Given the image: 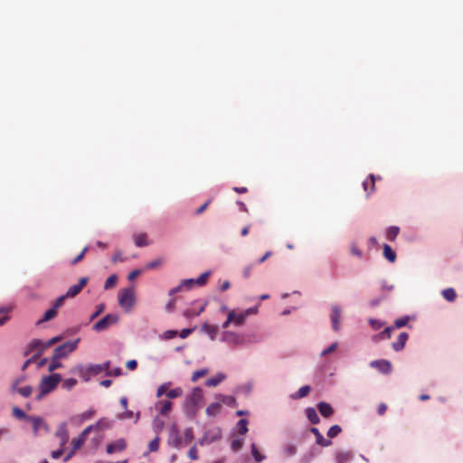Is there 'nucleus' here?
Listing matches in <instances>:
<instances>
[{
  "mask_svg": "<svg viewBox=\"0 0 463 463\" xmlns=\"http://www.w3.org/2000/svg\"><path fill=\"white\" fill-rule=\"evenodd\" d=\"M162 260H156L146 264V269H154L162 264Z\"/></svg>",
  "mask_w": 463,
  "mask_h": 463,
  "instance_id": "60",
  "label": "nucleus"
},
{
  "mask_svg": "<svg viewBox=\"0 0 463 463\" xmlns=\"http://www.w3.org/2000/svg\"><path fill=\"white\" fill-rule=\"evenodd\" d=\"M375 177L373 175H370L364 182L363 187L367 194H370L374 191Z\"/></svg>",
  "mask_w": 463,
  "mask_h": 463,
  "instance_id": "21",
  "label": "nucleus"
},
{
  "mask_svg": "<svg viewBox=\"0 0 463 463\" xmlns=\"http://www.w3.org/2000/svg\"><path fill=\"white\" fill-rule=\"evenodd\" d=\"M160 405L159 411L162 415H167L172 410L173 403L170 401H160L157 402L156 407Z\"/></svg>",
  "mask_w": 463,
  "mask_h": 463,
  "instance_id": "25",
  "label": "nucleus"
},
{
  "mask_svg": "<svg viewBox=\"0 0 463 463\" xmlns=\"http://www.w3.org/2000/svg\"><path fill=\"white\" fill-rule=\"evenodd\" d=\"M208 369H201V370H198V371H195L193 373V375L191 377V380L192 382H196L198 381L200 378L205 376L207 373H208Z\"/></svg>",
  "mask_w": 463,
  "mask_h": 463,
  "instance_id": "40",
  "label": "nucleus"
},
{
  "mask_svg": "<svg viewBox=\"0 0 463 463\" xmlns=\"http://www.w3.org/2000/svg\"><path fill=\"white\" fill-rule=\"evenodd\" d=\"M184 444H188L190 443L193 439H194V435H193V430L192 429H186L184 432Z\"/></svg>",
  "mask_w": 463,
  "mask_h": 463,
  "instance_id": "50",
  "label": "nucleus"
},
{
  "mask_svg": "<svg viewBox=\"0 0 463 463\" xmlns=\"http://www.w3.org/2000/svg\"><path fill=\"white\" fill-rule=\"evenodd\" d=\"M399 228L396 226L390 227L387 231V239L390 241H393L399 234Z\"/></svg>",
  "mask_w": 463,
  "mask_h": 463,
  "instance_id": "42",
  "label": "nucleus"
},
{
  "mask_svg": "<svg viewBox=\"0 0 463 463\" xmlns=\"http://www.w3.org/2000/svg\"><path fill=\"white\" fill-rule=\"evenodd\" d=\"M195 284H196L195 279H185V280L182 281L181 286L185 287L187 288H191Z\"/></svg>",
  "mask_w": 463,
  "mask_h": 463,
  "instance_id": "63",
  "label": "nucleus"
},
{
  "mask_svg": "<svg viewBox=\"0 0 463 463\" xmlns=\"http://www.w3.org/2000/svg\"><path fill=\"white\" fill-rule=\"evenodd\" d=\"M350 252H351L352 255L356 256L358 258H362L363 257L362 250H359V248L357 247V245L355 243H353L351 245Z\"/></svg>",
  "mask_w": 463,
  "mask_h": 463,
  "instance_id": "52",
  "label": "nucleus"
},
{
  "mask_svg": "<svg viewBox=\"0 0 463 463\" xmlns=\"http://www.w3.org/2000/svg\"><path fill=\"white\" fill-rule=\"evenodd\" d=\"M230 314H232L233 315V324L237 326H242L245 321H246V316L244 315L243 311H236V310H232V311H229Z\"/></svg>",
  "mask_w": 463,
  "mask_h": 463,
  "instance_id": "22",
  "label": "nucleus"
},
{
  "mask_svg": "<svg viewBox=\"0 0 463 463\" xmlns=\"http://www.w3.org/2000/svg\"><path fill=\"white\" fill-rule=\"evenodd\" d=\"M170 443L175 448H180L183 444V438L179 435V432L175 427H173L170 432Z\"/></svg>",
  "mask_w": 463,
  "mask_h": 463,
  "instance_id": "18",
  "label": "nucleus"
},
{
  "mask_svg": "<svg viewBox=\"0 0 463 463\" xmlns=\"http://www.w3.org/2000/svg\"><path fill=\"white\" fill-rule=\"evenodd\" d=\"M75 372L78 375L88 382L92 375H97L102 372V368L99 364H90L89 366L78 365Z\"/></svg>",
  "mask_w": 463,
  "mask_h": 463,
  "instance_id": "5",
  "label": "nucleus"
},
{
  "mask_svg": "<svg viewBox=\"0 0 463 463\" xmlns=\"http://www.w3.org/2000/svg\"><path fill=\"white\" fill-rule=\"evenodd\" d=\"M408 323V317H401L394 322V326L396 328H401L404 326H406Z\"/></svg>",
  "mask_w": 463,
  "mask_h": 463,
  "instance_id": "56",
  "label": "nucleus"
},
{
  "mask_svg": "<svg viewBox=\"0 0 463 463\" xmlns=\"http://www.w3.org/2000/svg\"><path fill=\"white\" fill-rule=\"evenodd\" d=\"M242 445H243L242 439H235L232 441L231 448L232 450L238 451L239 449H241Z\"/></svg>",
  "mask_w": 463,
  "mask_h": 463,
  "instance_id": "47",
  "label": "nucleus"
},
{
  "mask_svg": "<svg viewBox=\"0 0 463 463\" xmlns=\"http://www.w3.org/2000/svg\"><path fill=\"white\" fill-rule=\"evenodd\" d=\"M127 448V442L124 439H118L112 443L107 445L106 451L109 454L119 452Z\"/></svg>",
  "mask_w": 463,
  "mask_h": 463,
  "instance_id": "12",
  "label": "nucleus"
},
{
  "mask_svg": "<svg viewBox=\"0 0 463 463\" xmlns=\"http://www.w3.org/2000/svg\"><path fill=\"white\" fill-rule=\"evenodd\" d=\"M306 416L312 424H317L320 421L317 411L312 407L306 409Z\"/></svg>",
  "mask_w": 463,
  "mask_h": 463,
  "instance_id": "24",
  "label": "nucleus"
},
{
  "mask_svg": "<svg viewBox=\"0 0 463 463\" xmlns=\"http://www.w3.org/2000/svg\"><path fill=\"white\" fill-rule=\"evenodd\" d=\"M237 430L241 435H244L248 431V420L241 419L237 423Z\"/></svg>",
  "mask_w": 463,
  "mask_h": 463,
  "instance_id": "36",
  "label": "nucleus"
},
{
  "mask_svg": "<svg viewBox=\"0 0 463 463\" xmlns=\"http://www.w3.org/2000/svg\"><path fill=\"white\" fill-rule=\"evenodd\" d=\"M340 317H341V309L338 306L332 307V312L330 315L332 327L335 331H338L340 328Z\"/></svg>",
  "mask_w": 463,
  "mask_h": 463,
  "instance_id": "14",
  "label": "nucleus"
},
{
  "mask_svg": "<svg viewBox=\"0 0 463 463\" xmlns=\"http://www.w3.org/2000/svg\"><path fill=\"white\" fill-rule=\"evenodd\" d=\"M55 436L61 441V447H64V445L69 440V433H68L67 425H66L65 422L60 424V426L58 427V429H57V430L55 432Z\"/></svg>",
  "mask_w": 463,
  "mask_h": 463,
  "instance_id": "13",
  "label": "nucleus"
},
{
  "mask_svg": "<svg viewBox=\"0 0 463 463\" xmlns=\"http://www.w3.org/2000/svg\"><path fill=\"white\" fill-rule=\"evenodd\" d=\"M118 321V316L116 314H108L103 318L94 324L93 329L97 332H100L109 328L111 325L116 324Z\"/></svg>",
  "mask_w": 463,
  "mask_h": 463,
  "instance_id": "7",
  "label": "nucleus"
},
{
  "mask_svg": "<svg viewBox=\"0 0 463 463\" xmlns=\"http://www.w3.org/2000/svg\"><path fill=\"white\" fill-rule=\"evenodd\" d=\"M89 248L88 247H85L81 252L74 259L71 260V265H75L77 264L78 262L81 261L84 257H85V254L86 252L88 251Z\"/></svg>",
  "mask_w": 463,
  "mask_h": 463,
  "instance_id": "51",
  "label": "nucleus"
},
{
  "mask_svg": "<svg viewBox=\"0 0 463 463\" xmlns=\"http://www.w3.org/2000/svg\"><path fill=\"white\" fill-rule=\"evenodd\" d=\"M182 394H183V390L180 387H176V388L172 389L166 392V396L170 399H175V398L180 397V396H182Z\"/></svg>",
  "mask_w": 463,
  "mask_h": 463,
  "instance_id": "41",
  "label": "nucleus"
},
{
  "mask_svg": "<svg viewBox=\"0 0 463 463\" xmlns=\"http://www.w3.org/2000/svg\"><path fill=\"white\" fill-rule=\"evenodd\" d=\"M337 347V343H333L329 347L322 351L321 356H326L331 353H333Z\"/></svg>",
  "mask_w": 463,
  "mask_h": 463,
  "instance_id": "57",
  "label": "nucleus"
},
{
  "mask_svg": "<svg viewBox=\"0 0 463 463\" xmlns=\"http://www.w3.org/2000/svg\"><path fill=\"white\" fill-rule=\"evenodd\" d=\"M45 349H47V346H45V342L39 339H33L30 342L28 349L25 352V355H28L29 353L33 351H37L36 354L33 355V358H38L42 355Z\"/></svg>",
  "mask_w": 463,
  "mask_h": 463,
  "instance_id": "8",
  "label": "nucleus"
},
{
  "mask_svg": "<svg viewBox=\"0 0 463 463\" xmlns=\"http://www.w3.org/2000/svg\"><path fill=\"white\" fill-rule=\"evenodd\" d=\"M298 451V448L294 444H287L283 449V456L285 458H290L294 456Z\"/></svg>",
  "mask_w": 463,
  "mask_h": 463,
  "instance_id": "30",
  "label": "nucleus"
},
{
  "mask_svg": "<svg viewBox=\"0 0 463 463\" xmlns=\"http://www.w3.org/2000/svg\"><path fill=\"white\" fill-rule=\"evenodd\" d=\"M118 281V277L117 275L115 274H112L110 275L105 281V284H104V288L107 290V289H109V288H112L116 283Z\"/></svg>",
  "mask_w": 463,
  "mask_h": 463,
  "instance_id": "38",
  "label": "nucleus"
},
{
  "mask_svg": "<svg viewBox=\"0 0 463 463\" xmlns=\"http://www.w3.org/2000/svg\"><path fill=\"white\" fill-rule=\"evenodd\" d=\"M28 420H30L33 424V430L34 435H38L41 430H44L45 432L49 431V428L43 418L41 417H28Z\"/></svg>",
  "mask_w": 463,
  "mask_h": 463,
  "instance_id": "9",
  "label": "nucleus"
},
{
  "mask_svg": "<svg viewBox=\"0 0 463 463\" xmlns=\"http://www.w3.org/2000/svg\"><path fill=\"white\" fill-rule=\"evenodd\" d=\"M188 457L193 459L196 460L198 458V452L195 446L192 447L188 451Z\"/></svg>",
  "mask_w": 463,
  "mask_h": 463,
  "instance_id": "59",
  "label": "nucleus"
},
{
  "mask_svg": "<svg viewBox=\"0 0 463 463\" xmlns=\"http://www.w3.org/2000/svg\"><path fill=\"white\" fill-rule=\"evenodd\" d=\"M60 359H56L55 356H52V359L49 365V371L53 372L57 370L58 368L61 367V363L59 362Z\"/></svg>",
  "mask_w": 463,
  "mask_h": 463,
  "instance_id": "46",
  "label": "nucleus"
},
{
  "mask_svg": "<svg viewBox=\"0 0 463 463\" xmlns=\"http://www.w3.org/2000/svg\"><path fill=\"white\" fill-rule=\"evenodd\" d=\"M135 244L137 247H144L149 244L146 233H139L134 236Z\"/></svg>",
  "mask_w": 463,
  "mask_h": 463,
  "instance_id": "28",
  "label": "nucleus"
},
{
  "mask_svg": "<svg viewBox=\"0 0 463 463\" xmlns=\"http://www.w3.org/2000/svg\"><path fill=\"white\" fill-rule=\"evenodd\" d=\"M57 316V311L53 308V307H51L50 309H48L45 313H44V316L39 321L40 323L42 322H47L52 318H54L55 317Z\"/></svg>",
  "mask_w": 463,
  "mask_h": 463,
  "instance_id": "37",
  "label": "nucleus"
},
{
  "mask_svg": "<svg viewBox=\"0 0 463 463\" xmlns=\"http://www.w3.org/2000/svg\"><path fill=\"white\" fill-rule=\"evenodd\" d=\"M251 455L257 462H261L265 457L260 453L255 444H251Z\"/></svg>",
  "mask_w": 463,
  "mask_h": 463,
  "instance_id": "39",
  "label": "nucleus"
},
{
  "mask_svg": "<svg viewBox=\"0 0 463 463\" xmlns=\"http://www.w3.org/2000/svg\"><path fill=\"white\" fill-rule=\"evenodd\" d=\"M317 409H318L320 414L325 418H328L334 413V410H333L332 406L329 403L325 402H320L317 404Z\"/></svg>",
  "mask_w": 463,
  "mask_h": 463,
  "instance_id": "19",
  "label": "nucleus"
},
{
  "mask_svg": "<svg viewBox=\"0 0 463 463\" xmlns=\"http://www.w3.org/2000/svg\"><path fill=\"white\" fill-rule=\"evenodd\" d=\"M210 276V272H204L197 279H195V282L199 286H203L206 283L208 277Z\"/></svg>",
  "mask_w": 463,
  "mask_h": 463,
  "instance_id": "48",
  "label": "nucleus"
},
{
  "mask_svg": "<svg viewBox=\"0 0 463 463\" xmlns=\"http://www.w3.org/2000/svg\"><path fill=\"white\" fill-rule=\"evenodd\" d=\"M311 387L309 385H304L300 387L295 394L292 395L293 399H301L309 394Z\"/></svg>",
  "mask_w": 463,
  "mask_h": 463,
  "instance_id": "29",
  "label": "nucleus"
},
{
  "mask_svg": "<svg viewBox=\"0 0 463 463\" xmlns=\"http://www.w3.org/2000/svg\"><path fill=\"white\" fill-rule=\"evenodd\" d=\"M224 379V375L223 374H219V375H216L214 377H212V378H209L206 382H205V384L206 386L208 387H215L217 386L219 383H222V381Z\"/></svg>",
  "mask_w": 463,
  "mask_h": 463,
  "instance_id": "33",
  "label": "nucleus"
},
{
  "mask_svg": "<svg viewBox=\"0 0 463 463\" xmlns=\"http://www.w3.org/2000/svg\"><path fill=\"white\" fill-rule=\"evenodd\" d=\"M256 263H250L242 269V276L244 279H249L251 275V270Z\"/></svg>",
  "mask_w": 463,
  "mask_h": 463,
  "instance_id": "49",
  "label": "nucleus"
},
{
  "mask_svg": "<svg viewBox=\"0 0 463 463\" xmlns=\"http://www.w3.org/2000/svg\"><path fill=\"white\" fill-rule=\"evenodd\" d=\"M221 403L220 402H213L206 408V414L208 416H216L221 411Z\"/></svg>",
  "mask_w": 463,
  "mask_h": 463,
  "instance_id": "26",
  "label": "nucleus"
},
{
  "mask_svg": "<svg viewBox=\"0 0 463 463\" xmlns=\"http://www.w3.org/2000/svg\"><path fill=\"white\" fill-rule=\"evenodd\" d=\"M222 341L232 345H242L250 343H256L259 338L254 335L237 334L232 331H226L222 335Z\"/></svg>",
  "mask_w": 463,
  "mask_h": 463,
  "instance_id": "2",
  "label": "nucleus"
},
{
  "mask_svg": "<svg viewBox=\"0 0 463 463\" xmlns=\"http://www.w3.org/2000/svg\"><path fill=\"white\" fill-rule=\"evenodd\" d=\"M372 368L377 369L380 373L388 374L392 372V364L387 360H374L370 363Z\"/></svg>",
  "mask_w": 463,
  "mask_h": 463,
  "instance_id": "10",
  "label": "nucleus"
},
{
  "mask_svg": "<svg viewBox=\"0 0 463 463\" xmlns=\"http://www.w3.org/2000/svg\"><path fill=\"white\" fill-rule=\"evenodd\" d=\"M77 384V380L74 378H69L63 381L62 383V388L66 390L72 389Z\"/></svg>",
  "mask_w": 463,
  "mask_h": 463,
  "instance_id": "43",
  "label": "nucleus"
},
{
  "mask_svg": "<svg viewBox=\"0 0 463 463\" xmlns=\"http://www.w3.org/2000/svg\"><path fill=\"white\" fill-rule=\"evenodd\" d=\"M342 431V429L339 425H333L329 428L326 435L329 439H334L338 436Z\"/></svg>",
  "mask_w": 463,
  "mask_h": 463,
  "instance_id": "35",
  "label": "nucleus"
},
{
  "mask_svg": "<svg viewBox=\"0 0 463 463\" xmlns=\"http://www.w3.org/2000/svg\"><path fill=\"white\" fill-rule=\"evenodd\" d=\"M149 451L150 452H156L159 449V438L156 437L154 439H152L148 444Z\"/></svg>",
  "mask_w": 463,
  "mask_h": 463,
  "instance_id": "45",
  "label": "nucleus"
},
{
  "mask_svg": "<svg viewBox=\"0 0 463 463\" xmlns=\"http://www.w3.org/2000/svg\"><path fill=\"white\" fill-rule=\"evenodd\" d=\"M383 256L390 262H394L396 260V253L392 250L391 246L388 244H383Z\"/></svg>",
  "mask_w": 463,
  "mask_h": 463,
  "instance_id": "27",
  "label": "nucleus"
},
{
  "mask_svg": "<svg viewBox=\"0 0 463 463\" xmlns=\"http://www.w3.org/2000/svg\"><path fill=\"white\" fill-rule=\"evenodd\" d=\"M61 380V377L59 373H52L43 377L39 385L40 393L37 395V400L43 399V396L52 392L57 387Z\"/></svg>",
  "mask_w": 463,
  "mask_h": 463,
  "instance_id": "3",
  "label": "nucleus"
},
{
  "mask_svg": "<svg viewBox=\"0 0 463 463\" xmlns=\"http://www.w3.org/2000/svg\"><path fill=\"white\" fill-rule=\"evenodd\" d=\"M92 430H95V427H94V424L93 425H90L88 426L87 428H85L80 435L87 440V438H88V435L92 431Z\"/></svg>",
  "mask_w": 463,
  "mask_h": 463,
  "instance_id": "62",
  "label": "nucleus"
},
{
  "mask_svg": "<svg viewBox=\"0 0 463 463\" xmlns=\"http://www.w3.org/2000/svg\"><path fill=\"white\" fill-rule=\"evenodd\" d=\"M353 458L351 451H338L335 455L336 463H348Z\"/></svg>",
  "mask_w": 463,
  "mask_h": 463,
  "instance_id": "23",
  "label": "nucleus"
},
{
  "mask_svg": "<svg viewBox=\"0 0 463 463\" xmlns=\"http://www.w3.org/2000/svg\"><path fill=\"white\" fill-rule=\"evenodd\" d=\"M369 324L374 330H378L383 326V322H381L380 320H377V319H373V318L369 320Z\"/></svg>",
  "mask_w": 463,
  "mask_h": 463,
  "instance_id": "55",
  "label": "nucleus"
},
{
  "mask_svg": "<svg viewBox=\"0 0 463 463\" xmlns=\"http://www.w3.org/2000/svg\"><path fill=\"white\" fill-rule=\"evenodd\" d=\"M80 339L65 342L64 344L54 349L53 356H55L56 359H61L66 357L69 354H71L77 348Z\"/></svg>",
  "mask_w": 463,
  "mask_h": 463,
  "instance_id": "6",
  "label": "nucleus"
},
{
  "mask_svg": "<svg viewBox=\"0 0 463 463\" xmlns=\"http://www.w3.org/2000/svg\"><path fill=\"white\" fill-rule=\"evenodd\" d=\"M118 305L126 311H130L135 303V293L132 288H121L118 294Z\"/></svg>",
  "mask_w": 463,
  "mask_h": 463,
  "instance_id": "4",
  "label": "nucleus"
},
{
  "mask_svg": "<svg viewBox=\"0 0 463 463\" xmlns=\"http://www.w3.org/2000/svg\"><path fill=\"white\" fill-rule=\"evenodd\" d=\"M441 294H442L443 298L449 302H453L457 298L456 291L452 288H449L442 290Z\"/></svg>",
  "mask_w": 463,
  "mask_h": 463,
  "instance_id": "32",
  "label": "nucleus"
},
{
  "mask_svg": "<svg viewBox=\"0 0 463 463\" xmlns=\"http://www.w3.org/2000/svg\"><path fill=\"white\" fill-rule=\"evenodd\" d=\"M111 426L110 422L109 420H107L106 418H101L99 419L95 424H94V427H95V430H106V429H109Z\"/></svg>",
  "mask_w": 463,
  "mask_h": 463,
  "instance_id": "31",
  "label": "nucleus"
},
{
  "mask_svg": "<svg viewBox=\"0 0 463 463\" xmlns=\"http://www.w3.org/2000/svg\"><path fill=\"white\" fill-rule=\"evenodd\" d=\"M86 439L80 434L77 438L72 439L71 445L74 450L80 449L85 443Z\"/></svg>",
  "mask_w": 463,
  "mask_h": 463,
  "instance_id": "34",
  "label": "nucleus"
},
{
  "mask_svg": "<svg viewBox=\"0 0 463 463\" xmlns=\"http://www.w3.org/2000/svg\"><path fill=\"white\" fill-rule=\"evenodd\" d=\"M203 400V390L200 387L194 388L184 402L185 413L190 416L195 415L197 411L202 407Z\"/></svg>",
  "mask_w": 463,
  "mask_h": 463,
  "instance_id": "1",
  "label": "nucleus"
},
{
  "mask_svg": "<svg viewBox=\"0 0 463 463\" xmlns=\"http://www.w3.org/2000/svg\"><path fill=\"white\" fill-rule=\"evenodd\" d=\"M105 309V306L104 304H99L98 307H97V310L96 312H94L91 316H90V320H93L95 319L98 316H99Z\"/></svg>",
  "mask_w": 463,
  "mask_h": 463,
  "instance_id": "58",
  "label": "nucleus"
},
{
  "mask_svg": "<svg viewBox=\"0 0 463 463\" xmlns=\"http://www.w3.org/2000/svg\"><path fill=\"white\" fill-rule=\"evenodd\" d=\"M393 330V327H386L383 332L379 334V337L381 339H389L391 337V333Z\"/></svg>",
  "mask_w": 463,
  "mask_h": 463,
  "instance_id": "53",
  "label": "nucleus"
},
{
  "mask_svg": "<svg viewBox=\"0 0 463 463\" xmlns=\"http://www.w3.org/2000/svg\"><path fill=\"white\" fill-rule=\"evenodd\" d=\"M13 415L18 419H26L28 420V417L24 411L23 410H21L20 408L18 407H14L13 408Z\"/></svg>",
  "mask_w": 463,
  "mask_h": 463,
  "instance_id": "44",
  "label": "nucleus"
},
{
  "mask_svg": "<svg viewBox=\"0 0 463 463\" xmlns=\"http://www.w3.org/2000/svg\"><path fill=\"white\" fill-rule=\"evenodd\" d=\"M408 334L405 332H402L399 335L397 340L392 343V348L394 351L399 352L402 350L405 346L406 341L408 340Z\"/></svg>",
  "mask_w": 463,
  "mask_h": 463,
  "instance_id": "16",
  "label": "nucleus"
},
{
  "mask_svg": "<svg viewBox=\"0 0 463 463\" xmlns=\"http://www.w3.org/2000/svg\"><path fill=\"white\" fill-rule=\"evenodd\" d=\"M66 298H68L66 297V295H62V296L59 297L56 299L55 303L53 304L52 307L57 311V309L63 305Z\"/></svg>",
  "mask_w": 463,
  "mask_h": 463,
  "instance_id": "54",
  "label": "nucleus"
},
{
  "mask_svg": "<svg viewBox=\"0 0 463 463\" xmlns=\"http://www.w3.org/2000/svg\"><path fill=\"white\" fill-rule=\"evenodd\" d=\"M310 432L313 433L316 437V443L321 447H329L332 444V441L329 439H325L321 434L319 430L316 427H312L310 429Z\"/></svg>",
  "mask_w": 463,
  "mask_h": 463,
  "instance_id": "15",
  "label": "nucleus"
},
{
  "mask_svg": "<svg viewBox=\"0 0 463 463\" xmlns=\"http://www.w3.org/2000/svg\"><path fill=\"white\" fill-rule=\"evenodd\" d=\"M92 430H95V427H94V424L93 425H90L88 426L87 428H85L80 435L87 440V438H88V435L92 431Z\"/></svg>",
  "mask_w": 463,
  "mask_h": 463,
  "instance_id": "61",
  "label": "nucleus"
},
{
  "mask_svg": "<svg viewBox=\"0 0 463 463\" xmlns=\"http://www.w3.org/2000/svg\"><path fill=\"white\" fill-rule=\"evenodd\" d=\"M88 278H81L79 282L71 287L69 288V289L66 292V297L69 298H74L76 297L82 288L87 285L88 283Z\"/></svg>",
  "mask_w": 463,
  "mask_h": 463,
  "instance_id": "11",
  "label": "nucleus"
},
{
  "mask_svg": "<svg viewBox=\"0 0 463 463\" xmlns=\"http://www.w3.org/2000/svg\"><path fill=\"white\" fill-rule=\"evenodd\" d=\"M202 330L207 334L212 340H214L218 333V326L209 323H204L202 326Z\"/></svg>",
  "mask_w": 463,
  "mask_h": 463,
  "instance_id": "20",
  "label": "nucleus"
},
{
  "mask_svg": "<svg viewBox=\"0 0 463 463\" xmlns=\"http://www.w3.org/2000/svg\"><path fill=\"white\" fill-rule=\"evenodd\" d=\"M20 383L19 380H16L13 385H12V390L14 392H18L20 395H22L23 397H29L31 394H32V392H33V389L31 386H24V387H17L18 383Z\"/></svg>",
  "mask_w": 463,
  "mask_h": 463,
  "instance_id": "17",
  "label": "nucleus"
},
{
  "mask_svg": "<svg viewBox=\"0 0 463 463\" xmlns=\"http://www.w3.org/2000/svg\"><path fill=\"white\" fill-rule=\"evenodd\" d=\"M111 260L113 263H117V262H122L124 260L123 258L121 257V253L120 251H116L112 258H111Z\"/></svg>",
  "mask_w": 463,
  "mask_h": 463,
  "instance_id": "64",
  "label": "nucleus"
}]
</instances>
